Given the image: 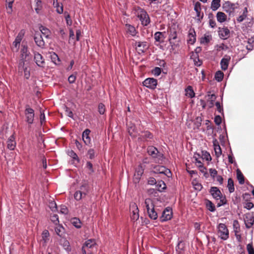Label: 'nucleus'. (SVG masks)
<instances>
[{"label": "nucleus", "instance_id": "f257e3e1", "mask_svg": "<svg viewBox=\"0 0 254 254\" xmlns=\"http://www.w3.org/2000/svg\"><path fill=\"white\" fill-rule=\"evenodd\" d=\"M89 186L86 182L83 183L80 187V190L76 191L74 195V198L76 200H79L86 196L88 192Z\"/></svg>", "mask_w": 254, "mask_h": 254}, {"label": "nucleus", "instance_id": "f03ea898", "mask_svg": "<svg viewBox=\"0 0 254 254\" xmlns=\"http://www.w3.org/2000/svg\"><path fill=\"white\" fill-rule=\"evenodd\" d=\"M218 234L223 240H226L229 236L228 230L224 224L220 223L218 226Z\"/></svg>", "mask_w": 254, "mask_h": 254}, {"label": "nucleus", "instance_id": "7ed1b4c3", "mask_svg": "<svg viewBox=\"0 0 254 254\" xmlns=\"http://www.w3.org/2000/svg\"><path fill=\"white\" fill-rule=\"evenodd\" d=\"M137 16L139 18L142 24L144 26H147L150 23L149 16L144 10L140 9L137 12Z\"/></svg>", "mask_w": 254, "mask_h": 254}, {"label": "nucleus", "instance_id": "20e7f679", "mask_svg": "<svg viewBox=\"0 0 254 254\" xmlns=\"http://www.w3.org/2000/svg\"><path fill=\"white\" fill-rule=\"evenodd\" d=\"M153 172L156 174H163L169 177L171 175L170 170L162 166L156 165L153 168Z\"/></svg>", "mask_w": 254, "mask_h": 254}, {"label": "nucleus", "instance_id": "39448f33", "mask_svg": "<svg viewBox=\"0 0 254 254\" xmlns=\"http://www.w3.org/2000/svg\"><path fill=\"white\" fill-rule=\"evenodd\" d=\"M244 220L246 227L248 229L250 228L254 223V216L250 213H246L244 216Z\"/></svg>", "mask_w": 254, "mask_h": 254}, {"label": "nucleus", "instance_id": "423d86ee", "mask_svg": "<svg viewBox=\"0 0 254 254\" xmlns=\"http://www.w3.org/2000/svg\"><path fill=\"white\" fill-rule=\"evenodd\" d=\"M25 115L26 116L27 122L30 124H32L34 117V110L30 108L28 105L26 106L25 111Z\"/></svg>", "mask_w": 254, "mask_h": 254}, {"label": "nucleus", "instance_id": "0eeeda50", "mask_svg": "<svg viewBox=\"0 0 254 254\" xmlns=\"http://www.w3.org/2000/svg\"><path fill=\"white\" fill-rule=\"evenodd\" d=\"M147 152L153 158L161 159L163 157V154L159 152L157 149L154 146L148 147Z\"/></svg>", "mask_w": 254, "mask_h": 254}, {"label": "nucleus", "instance_id": "6e6552de", "mask_svg": "<svg viewBox=\"0 0 254 254\" xmlns=\"http://www.w3.org/2000/svg\"><path fill=\"white\" fill-rule=\"evenodd\" d=\"M131 211V218L133 220H137L139 218V210L136 204L132 203L130 205Z\"/></svg>", "mask_w": 254, "mask_h": 254}, {"label": "nucleus", "instance_id": "1a4fd4ad", "mask_svg": "<svg viewBox=\"0 0 254 254\" xmlns=\"http://www.w3.org/2000/svg\"><path fill=\"white\" fill-rule=\"evenodd\" d=\"M143 84L147 88L154 89L157 85V80L153 78H148L143 81Z\"/></svg>", "mask_w": 254, "mask_h": 254}, {"label": "nucleus", "instance_id": "9d476101", "mask_svg": "<svg viewBox=\"0 0 254 254\" xmlns=\"http://www.w3.org/2000/svg\"><path fill=\"white\" fill-rule=\"evenodd\" d=\"M172 216V209L170 207H167L162 212V216L160 219L161 221H165L171 219Z\"/></svg>", "mask_w": 254, "mask_h": 254}, {"label": "nucleus", "instance_id": "9b49d317", "mask_svg": "<svg viewBox=\"0 0 254 254\" xmlns=\"http://www.w3.org/2000/svg\"><path fill=\"white\" fill-rule=\"evenodd\" d=\"M34 39L36 44L39 47L43 48L45 46V42L41 34L39 32L35 33Z\"/></svg>", "mask_w": 254, "mask_h": 254}, {"label": "nucleus", "instance_id": "f8f14e48", "mask_svg": "<svg viewBox=\"0 0 254 254\" xmlns=\"http://www.w3.org/2000/svg\"><path fill=\"white\" fill-rule=\"evenodd\" d=\"M134 46L139 53H143L148 48L146 42H137L134 43Z\"/></svg>", "mask_w": 254, "mask_h": 254}, {"label": "nucleus", "instance_id": "ddd939ff", "mask_svg": "<svg viewBox=\"0 0 254 254\" xmlns=\"http://www.w3.org/2000/svg\"><path fill=\"white\" fill-rule=\"evenodd\" d=\"M127 126L128 132L129 135L133 137H136L138 133L134 124L131 122L127 123Z\"/></svg>", "mask_w": 254, "mask_h": 254}, {"label": "nucleus", "instance_id": "4468645a", "mask_svg": "<svg viewBox=\"0 0 254 254\" xmlns=\"http://www.w3.org/2000/svg\"><path fill=\"white\" fill-rule=\"evenodd\" d=\"M34 60L36 64L41 67H43L45 64L44 60L41 54L38 53H34Z\"/></svg>", "mask_w": 254, "mask_h": 254}, {"label": "nucleus", "instance_id": "2eb2a0df", "mask_svg": "<svg viewBox=\"0 0 254 254\" xmlns=\"http://www.w3.org/2000/svg\"><path fill=\"white\" fill-rule=\"evenodd\" d=\"M210 192L214 198L217 199L221 198L222 193L220 190L217 187H211Z\"/></svg>", "mask_w": 254, "mask_h": 254}, {"label": "nucleus", "instance_id": "dca6fc26", "mask_svg": "<svg viewBox=\"0 0 254 254\" xmlns=\"http://www.w3.org/2000/svg\"><path fill=\"white\" fill-rule=\"evenodd\" d=\"M56 225V226L55 229L56 233L60 237H63L65 233L64 228L62 225L59 224Z\"/></svg>", "mask_w": 254, "mask_h": 254}, {"label": "nucleus", "instance_id": "f3484780", "mask_svg": "<svg viewBox=\"0 0 254 254\" xmlns=\"http://www.w3.org/2000/svg\"><path fill=\"white\" fill-rule=\"evenodd\" d=\"M90 132V130L89 129H86L82 133V139L87 145L90 143V138L89 136Z\"/></svg>", "mask_w": 254, "mask_h": 254}, {"label": "nucleus", "instance_id": "a211bd4d", "mask_svg": "<svg viewBox=\"0 0 254 254\" xmlns=\"http://www.w3.org/2000/svg\"><path fill=\"white\" fill-rule=\"evenodd\" d=\"M15 145L16 142L14 140V137L12 135L10 136L7 141V147L9 149L12 150L14 149Z\"/></svg>", "mask_w": 254, "mask_h": 254}, {"label": "nucleus", "instance_id": "6ab92c4d", "mask_svg": "<svg viewBox=\"0 0 254 254\" xmlns=\"http://www.w3.org/2000/svg\"><path fill=\"white\" fill-rule=\"evenodd\" d=\"M223 8H224L225 11L227 12H229L230 13L233 12L235 8V4L227 1L224 4Z\"/></svg>", "mask_w": 254, "mask_h": 254}, {"label": "nucleus", "instance_id": "aec40b11", "mask_svg": "<svg viewBox=\"0 0 254 254\" xmlns=\"http://www.w3.org/2000/svg\"><path fill=\"white\" fill-rule=\"evenodd\" d=\"M144 206L147 209V212L154 207V205L153 203V201L152 199L150 198L145 199L144 201Z\"/></svg>", "mask_w": 254, "mask_h": 254}, {"label": "nucleus", "instance_id": "412c9836", "mask_svg": "<svg viewBox=\"0 0 254 254\" xmlns=\"http://www.w3.org/2000/svg\"><path fill=\"white\" fill-rule=\"evenodd\" d=\"M126 29L127 30V33H129L130 35H131L132 36H134L136 35L137 32L133 26L127 24H126Z\"/></svg>", "mask_w": 254, "mask_h": 254}, {"label": "nucleus", "instance_id": "4be33fe9", "mask_svg": "<svg viewBox=\"0 0 254 254\" xmlns=\"http://www.w3.org/2000/svg\"><path fill=\"white\" fill-rule=\"evenodd\" d=\"M29 53L28 52L27 47L23 46L21 50V56L22 60L26 61L27 57L29 56Z\"/></svg>", "mask_w": 254, "mask_h": 254}, {"label": "nucleus", "instance_id": "5701e85b", "mask_svg": "<svg viewBox=\"0 0 254 254\" xmlns=\"http://www.w3.org/2000/svg\"><path fill=\"white\" fill-rule=\"evenodd\" d=\"M230 58L228 57L227 58H223L221 61V68L223 70H226L228 68V64Z\"/></svg>", "mask_w": 254, "mask_h": 254}, {"label": "nucleus", "instance_id": "b1692460", "mask_svg": "<svg viewBox=\"0 0 254 254\" xmlns=\"http://www.w3.org/2000/svg\"><path fill=\"white\" fill-rule=\"evenodd\" d=\"M230 31L227 28H223L219 31V34L223 38H226L229 35Z\"/></svg>", "mask_w": 254, "mask_h": 254}, {"label": "nucleus", "instance_id": "393cba45", "mask_svg": "<svg viewBox=\"0 0 254 254\" xmlns=\"http://www.w3.org/2000/svg\"><path fill=\"white\" fill-rule=\"evenodd\" d=\"M216 17L217 20L221 23L224 22L226 20V14L222 12H218L217 13Z\"/></svg>", "mask_w": 254, "mask_h": 254}, {"label": "nucleus", "instance_id": "a878e982", "mask_svg": "<svg viewBox=\"0 0 254 254\" xmlns=\"http://www.w3.org/2000/svg\"><path fill=\"white\" fill-rule=\"evenodd\" d=\"M150 218L153 220H156L158 217L157 213L155 211L154 207L147 212Z\"/></svg>", "mask_w": 254, "mask_h": 254}, {"label": "nucleus", "instance_id": "bb28decb", "mask_svg": "<svg viewBox=\"0 0 254 254\" xmlns=\"http://www.w3.org/2000/svg\"><path fill=\"white\" fill-rule=\"evenodd\" d=\"M207 96L209 97L208 99V102H209L208 107L211 108L214 106L213 102L216 99V97L215 95L213 94L211 95L208 94Z\"/></svg>", "mask_w": 254, "mask_h": 254}, {"label": "nucleus", "instance_id": "cd10ccee", "mask_svg": "<svg viewBox=\"0 0 254 254\" xmlns=\"http://www.w3.org/2000/svg\"><path fill=\"white\" fill-rule=\"evenodd\" d=\"M40 30L41 32L42 33V34L45 36V38H49V35L50 33V31L48 28H47L43 26H41L40 27Z\"/></svg>", "mask_w": 254, "mask_h": 254}, {"label": "nucleus", "instance_id": "c85d7f7f", "mask_svg": "<svg viewBox=\"0 0 254 254\" xmlns=\"http://www.w3.org/2000/svg\"><path fill=\"white\" fill-rule=\"evenodd\" d=\"M95 245L96 241L95 239H89L85 242L83 246H84L85 247L91 248Z\"/></svg>", "mask_w": 254, "mask_h": 254}, {"label": "nucleus", "instance_id": "c756f323", "mask_svg": "<svg viewBox=\"0 0 254 254\" xmlns=\"http://www.w3.org/2000/svg\"><path fill=\"white\" fill-rule=\"evenodd\" d=\"M237 178L240 184L244 183V177L239 169L237 170Z\"/></svg>", "mask_w": 254, "mask_h": 254}, {"label": "nucleus", "instance_id": "7c9ffc66", "mask_svg": "<svg viewBox=\"0 0 254 254\" xmlns=\"http://www.w3.org/2000/svg\"><path fill=\"white\" fill-rule=\"evenodd\" d=\"M71 223L77 228L81 227L80 220L76 217L72 218L71 219Z\"/></svg>", "mask_w": 254, "mask_h": 254}, {"label": "nucleus", "instance_id": "2f4dec72", "mask_svg": "<svg viewBox=\"0 0 254 254\" xmlns=\"http://www.w3.org/2000/svg\"><path fill=\"white\" fill-rule=\"evenodd\" d=\"M53 5L54 7H57V11L58 13L61 14L63 12V6H60L58 0H53Z\"/></svg>", "mask_w": 254, "mask_h": 254}, {"label": "nucleus", "instance_id": "473e14b6", "mask_svg": "<svg viewBox=\"0 0 254 254\" xmlns=\"http://www.w3.org/2000/svg\"><path fill=\"white\" fill-rule=\"evenodd\" d=\"M60 244L63 246L64 249L66 250H69V243L67 240L65 239H61L60 240Z\"/></svg>", "mask_w": 254, "mask_h": 254}, {"label": "nucleus", "instance_id": "72a5a7b5", "mask_svg": "<svg viewBox=\"0 0 254 254\" xmlns=\"http://www.w3.org/2000/svg\"><path fill=\"white\" fill-rule=\"evenodd\" d=\"M220 0H213L211 3V8L213 10H217L220 6Z\"/></svg>", "mask_w": 254, "mask_h": 254}, {"label": "nucleus", "instance_id": "f704fd0d", "mask_svg": "<svg viewBox=\"0 0 254 254\" xmlns=\"http://www.w3.org/2000/svg\"><path fill=\"white\" fill-rule=\"evenodd\" d=\"M186 95L189 96L190 98H192L194 96V93L191 86H189L186 89Z\"/></svg>", "mask_w": 254, "mask_h": 254}, {"label": "nucleus", "instance_id": "c9c22d12", "mask_svg": "<svg viewBox=\"0 0 254 254\" xmlns=\"http://www.w3.org/2000/svg\"><path fill=\"white\" fill-rule=\"evenodd\" d=\"M228 188L230 192H233L234 191V182L231 178L228 180Z\"/></svg>", "mask_w": 254, "mask_h": 254}, {"label": "nucleus", "instance_id": "e433bc0d", "mask_svg": "<svg viewBox=\"0 0 254 254\" xmlns=\"http://www.w3.org/2000/svg\"><path fill=\"white\" fill-rule=\"evenodd\" d=\"M24 32L23 30H21L17 35V36H16L15 40H14V42H15V43H19L20 44L22 38H23V37L24 36Z\"/></svg>", "mask_w": 254, "mask_h": 254}, {"label": "nucleus", "instance_id": "4c0bfd02", "mask_svg": "<svg viewBox=\"0 0 254 254\" xmlns=\"http://www.w3.org/2000/svg\"><path fill=\"white\" fill-rule=\"evenodd\" d=\"M223 76H224L223 73L222 71L219 70L216 72L215 75V78L216 80L220 82L223 79Z\"/></svg>", "mask_w": 254, "mask_h": 254}, {"label": "nucleus", "instance_id": "58836bf2", "mask_svg": "<svg viewBox=\"0 0 254 254\" xmlns=\"http://www.w3.org/2000/svg\"><path fill=\"white\" fill-rule=\"evenodd\" d=\"M35 1L36 2L35 11L37 13H39L42 8V1L41 0H35Z\"/></svg>", "mask_w": 254, "mask_h": 254}, {"label": "nucleus", "instance_id": "ea45409f", "mask_svg": "<svg viewBox=\"0 0 254 254\" xmlns=\"http://www.w3.org/2000/svg\"><path fill=\"white\" fill-rule=\"evenodd\" d=\"M156 187H157L158 190L161 191V190H164L166 189V184L162 181H159L157 183Z\"/></svg>", "mask_w": 254, "mask_h": 254}, {"label": "nucleus", "instance_id": "a19ab883", "mask_svg": "<svg viewBox=\"0 0 254 254\" xmlns=\"http://www.w3.org/2000/svg\"><path fill=\"white\" fill-rule=\"evenodd\" d=\"M163 37V34L162 32H156L154 34V38L155 40L157 42H161L162 40V38Z\"/></svg>", "mask_w": 254, "mask_h": 254}, {"label": "nucleus", "instance_id": "79ce46f5", "mask_svg": "<svg viewBox=\"0 0 254 254\" xmlns=\"http://www.w3.org/2000/svg\"><path fill=\"white\" fill-rule=\"evenodd\" d=\"M51 220L55 224V225H58L59 223V217L57 214H53V215H51Z\"/></svg>", "mask_w": 254, "mask_h": 254}, {"label": "nucleus", "instance_id": "37998d69", "mask_svg": "<svg viewBox=\"0 0 254 254\" xmlns=\"http://www.w3.org/2000/svg\"><path fill=\"white\" fill-rule=\"evenodd\" d=\"M214 149L215 151L216 156L217 157H219L222 153V151H221V149L220 145H217V146H216V147L214 148Z\"/></svg>", "mask_w": 254, "mask_h": 254}, {"label": "nucleus", "instance_id": "c03bdc74", "mask_svg": "<svg viewBox=\"0 0 254 254\" xmlns=\"http://www.w3.org/2000/svg\"><path fill=\"white\" fill-rule=\"evenodd\" d=\"M177 38V35H176V33H174L173 34H172V35L171 36V37H170V39H169V41H170V43L171 44H172V46L173 45H177L178 44H176V41H174Z\"/></svg>", "mask_w": 254, "mask_h": 254}, {"label": "nucleus", "instance_id": "a18cd8bd", "mask_svg": "<svg viewBox=\"0 0 254 254\" xmlns=\"http://www.w3.org/2000/svg\"><path fill=\"white\" fill-rule=\"evenodd\" d=\"M206 205L208 207V209L209 211L211 212H213L215 211V206H214L213 204L210 201H208L207 203H206Z\"/></svg>", "mask_w": 254, "mask_h": 254}, {"label": "nucleus", "instance_id": "49530a36", "mask_svg": "<svg viewBox=\"0 0 254 254\" xmlns=\"http://www.w3.org/2000/svg\"><path fill=\"white\" fill-rule=\"evenodd\" d=\"M189 37V39L188 40V42L191 44H193L195 41V37L194 35L192 33H190Z\"/></svg>", "mask_w": 254, "mask_h": 254}, {"label": "nucleus", "instance_id": "de8ad7c7", "mask_svg": "<svg viewBox=\"0 0 254 254\" xmlns=\"http://www.w3.org/2000/svg\"><path fill=\"white\" fill-rule=\"evenodd\" d=\"M105 106L102 103H100L98 105V111L100 114H103L105 112Z\"/></svg>", "mask_w": 254, "mask_h": 254}, {"label": "nucleus", "instance_id": "09e8293b", "mask_svg": "<svg viewBox=\"0 0 254 254\" xmlns=\"http://www.w3.org/2000/svg\"><path fill=\"white\" fill-rule=\"evenodd\" d=\"M249 254H254V249L252 244H249L247 246Z\"/></svg>", "mask_w": 254, "mask_h": 254}, {"label": "nucleus", "instance_id": "8fccbe9b", "mask_svg": "<svg viewBox=\"0 0 254 254\" xmlns=\"http://www.w3.org/2000/svg\"><path fill=\"white\" fill-rule=\"evenodd\" d=\"M141 136L145 138H152V137H153V135L150 132L148 131H145L142 132V134L141 135Z\"/></svg>", "mask_w": 254, "mask_h": 254}, {"label": "nucleus", "instance_id": "3c124183", "mask_svg": "<svg viewBox=\"0 0 254 254\" xmlns=\"http://www.w3.org/2000/svg\"><path fill=\"white\" fill-rule=\"evenodd\" d=\"M161 72V69L160 67H156L152 71V73L154 75L158 76Z\"/></svg>", "mask_w": 254, "mask_h": 254}, {"label": "nucleus", "instance_id": "603ef678", "mask_svg": "<svg viewBox=\"0 0 254 254\" xmlns=\"http://www.w3.org/2000/svg\"><path fill=\"white\" fill-rule=\"evenodd\" d=\"M7 6H6L7 12L8 13H11L12 12V4L13 2H7Z\"/></svg>", "mask_w": 254, "mask_h": 254}, {"label": "nucleus", "instance_id": "864d4df0", "mask_svg": "<svg viewBox=\"0 0 254 254\" xmlns=\"http://www.w3.org/2000/svg\"><path fill=\"white\" fill-rule=\"evenodd\" d=\"M210 39V37L209 36H205L203 38L201 39V43H208Z\"/></svg>", "mask_w": 254, "mask_h": 254}, {"label": "nucleus", "instance_id": "5fc2aeb1", "mask_svg": "<svg viewBox=\"0 0 254 254\" xmlns=\"http://www.w3.org/2000/svg\"><path fill=\"white\" fill-rule=\"evenodd\" d=\"M209 173L210 174V176L212 177V178H214L215 176H216V175L217 174V171L216 169H212V168H211L209 170Z\"/></svg>", "mask_w": 254, "mask_h": 254}, {"label": "nucleus", "instance_id": "6e6d98bb", "mask_svg": "<svg viewBox=\"0 0 254 254\" xmlns=\"http://www.w3.org/2000/svg\"><path fill=\"white\" fill-rule=\"evenodd\" d=\"M87 168L90 171L89 173H92L94 172V170L93 169V165L90 162H88L86 164Z\"/></svg>", "mask_w": 254, "mask_h": 254}, {"label": "nucleus", "instance_id": "4d7b16f0", "mask_svg": "<svg viewBox=\"0 0 254 254\" xmlns=\"http://www.w3.org/2000/svg\"><path fill=\"white\" fill-rule=\"evenodd\" d=\"M68 155L70 157H71L73 159L77 160H78V156H77V154L72 150H71L70 151H69L68 152Z\"/></svg>", "mask_w": 254, "mask_h": 254}, {"label": "nucleus", "instance_id": "13d9d810", "mask_svg": "<svg viewBox=\"0 0 254 254\" xmlns=\"http://www.w3.org/2000/svg\"><path fill=\"white\" fill-rule=\"evenodd\" d=\"M220 202L218 203V204H217L218 207H219L223 204H225L227 202V200L225 197H223L221 195V198H220Z\"/></svg>", "mask_w": 254, "mask_h": 254}, {"label": "nucleus", "instance_id": "bf43d9fd", "mask_svg": "<svg viewBox=\"0 0 254 254\" xmlns=\"http://www.w3.org/2000/svg\"><path fill=\"white\" fill-rule=\"evenodd\" d=\"M49 236V233L47 230H44L42 233V238L46 242L47 239Z\"/></svg>", "mask_w": 254, "mask_h": 254}, {"label": "nucleus", "instance_id": "052dcab7", "mask_svg": "<svg viewBox=\"0 0 254 254\" xmlns=\"http://www.w3.org/2000/svg\"><path fill=\"white\" fill-rule=\"evenodd\" d=\"M214 122L217 125H219L222 122L221 118L220 116H216L214 119Z\"/></svg>", "mask_w": 254, "mask_h": 254}, {"label": "nucleus", "instance_id": "680f3d73", "mask_svg": "<svg viewBox=\"0 0 254 254\" xmlns=\"http://www.w3.org/2000/svg\"><path fill=\"white\" fill-rule=\"evenodd\" d=\"M60 212L62 214H66L68 213V209L65 206L63 205L61 206Z\"/></svg>", "mask_w": 254, "mask_h": 254}, {"label": "nucleus", "instance_id": "e2e57ef3", "mask_svg": "<svg viewBox=\"0 0 254 254\" xmlns=\"http://www.w3.org/2000/svg\"><path fill=\"white\" fill-rule=\"evenodd\" d=\"M194 10L196 12V13H199V11H200V3L199 2H197L194 5Z\"/></svg>", "mask_w": 254, "mask_h": 254}, {"label": "nucleus", "instance_id": "0e129e2a", "mask_svg": "<svg viewBox=\"0 0 254 254\" xmlns=\"http://www.w3.org/2000/svg\"><path fill=\"white\" fill-rule=\"evenodd\" d=\"M76 76L74 74L70 75L68 78V80L70 83H73L75 82Z\"/></svg>", "mask_w": 254, "mask_h": 254}, {"label": "nucleus", "instance_id": "69168bd1", "mask_svg": "<svg viewBox=\"0 0 254 254\" xmlns=\"http://www.w3.org/2000/svg\"><path fill=\"white\" fill-rule=\"evenodd\" d=\"M88 154L90 159H93L94 157V150L93 149H89L88 151Z\"/></svg>", "mask_w": 254, "mask_h": 254}, {"label": "nucleus", "instance_id": "338daca9", "mask_svg": "<svg viewBox=\"0 0 254 254\" xmlns=\"http://www.w3.org/2000/svg\"><path fill=\"white\" fill-rule=\"evenodd\" d=\"M20 44L19 43H15V42H13V46H12V50L13 51H15L16 52H17L19 47Z\"/></svg>", "mask_w": 254, "mask_h": 254}, {"label": "nucleus", "instance_id": "774afa93", "mask_svg": "<svg viewBox=\"0 0 254 254\" xmlns=\"http://www.w3.org/2000/svg\"><path fill=\"white\" fill-rule=\"evenodd\" d=\"M65 114L67 116H68L70 118H72L73 113L68 108H67V107L65 108Z\"/></svg>", "mask_w": 254, "mask_h": 254}]
</instances>
